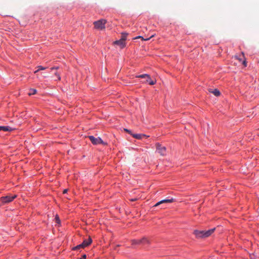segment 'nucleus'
<instances>
[{
	"label": "nucleus",
	"instance_id": "5701e85b",
	"mask_svg": "<svg viewBox=\"0 0 259 259\" xmlns=\"http://www.w3.org/2000/svg\"><path fill=\"white\" fill-rule=\"evenodd\" d=\"M59 67L58 66H57V67H52V68H51V70H53V69H56V70H57V69H59Z\"/></svg>",
	"mask_w": 259,
	"mask_h": 259
},
{
	"label": "nucleus",
	"instance_id": "2eb2a0df",
	"mask_svg": "<svg viewBox=\"0 0 259 259\" xmlns=\"http://www.w3.org/2000/svg\"><path fill=\"white\" fill-rule=\"evenodd\" d=\"M36 93V90L35 89H30L29 90V92L28 93V95L29 96L30 95H34Z\"/></svg>",
	"mask_w": 259,
	"mask_h": 259
},
{
	"label": "nucleus",
	"instance_id": "4468645a",
	"mask_svg": "<svg viewBox=\"0 0 259 259\" xmlns=\"http://www.w3.org/2000/svg\"><path fill=\"white\" fill-rule=\"evenodd\" d=\"M128 34L125 32L121 33V39L124 42H125V40L126 39L127 36Z\"/></svg>",
	"mask_w": 259,
	"mask_h": 259
},
{
	"label": "nucleus",
	"instance_id": "412c9836",
	"mask_svg": "<svg viewBox=\"0 0 259 259\" xmlns=\"http://www.w3.org/2000/svg\"><path fill=\"white\" fill-rule=\"evenodd\" d=\"M124 131H125V132H127V133H128L129 134H131V135L132 134L131 133V132L130 130H128V129L124 128Z\"/></svg>",
	"mask_w": 259,
	"mask_h": 259
},
{
	"label": "nucleus",
	"instance_id": "6ab92c4d",
	"mask_svg": "<svg viewBox=\"0 0 259 259\" xmlns=\"http://www.w3.org/2000/svg\"><path fill=\"white\" fill-rule=\"evenodd\" d=\"M81 248H82V246L81 245V244H80L74 247L73 248V249L74 250H77V249H80Z\"/></svg>",
	"mask_w": 259,
	"mask_h": 259
},
{
	"label": "nucleus",
	"instance_id": "dca6fc26",
	"mask_svg": "<svg viewBox=\"0 0 259 259\" xmlns=\"http://www.w3.org/2000/svg\"><path fill=\"white\" fill-rule=\"evenodd\" d=\"M153 36H154V35H152L150 37L144 39L142 36H137V37H136L135 38H142L143 40H149L151 37H152Z\"/></svg>",
	"mask_w": 259,
	"mask_h": 259
},
{
	"label": "nucleus",
	"instance_id": "20e7f679",
	"mask_svg": "<svg viewBox=\"0 0 259 259\" xmlns=\"http://www.w3.org/2000/svg\"><path fill=\"white\" fill-rule=\"evenodd\" d=\"M132 244H149L150 243V241L147 238L144 237L141 239L132 240Z\"/></svg>",
	"mask_w": 259,
	"mask_h": 259
},
{
	"label": "nucleus",
	"instance_id": "f257e3e1",
	"mask_svg": "<svg viewBox=\"0 0 259 259\" xmlns=\"http://www.w3.org/2000/svg\"><path fill=\"white\" fill-rule=\"evenodd\" d=\"M215 230V228L211 229L207 231H200L196 230L194 231V234L197 238H206L210 236L214 232Z\"/></svg>",
	"mask_w": 259,
	"mask_h": 259
},
{
	"label": "nucleus",
	"instance_id": "423d86ee",
	"mask_svg": "<svg viewBox=\"0 0 259 259\" xmlns=\"http://www.w3.org/2000/svg\"><path fill=\"white\" fill-rule=\"evenodd\" d=\"M137 77L146 78V82H148L150 85H153L156 83V81L152 80L150 75L147 74L140 75L137 76Z\"/></svg>",
	"mask_w": 259,
	"mask_h": 259
},
{
	"label": "nucleus",
	"instance_id": "a878e982",
	"mask_svg": "<svg viewBox=\"0 0 259 259\" xmlns=\"http://www.w3.org/2000/svg\"><path fill=\"white\" fill-rule=\"evenodd\" d=\"M48 74H46V73H43V76L44 77H48Z\"/></svg>",
	"mask_w": 259,
	"mask_h": 259
},
{
	"label": "nucleus",
	"instance_id": "ddd939ff",
	"mask_svg": "<svg viewBox=\"0 0 259 259\" xmlns=\"http://www.w3.org/2000/svg\"><path fill=\"white\" fill-rule=\"evenodd\" d=\"M92 242V240L91 237H89L88 240H85L82 243L86 246L89 245Z\"/></svg>",
	"mask_w": 259,
	"mask_h": 259
},
{
	"label": "nucleus",
	"instance_id": "9b49d317",
	"mask_svg": "<svg viewBox=\"0 0 259 259\" xmlns=\"http://www.w3.org/2000/svg\"><path fill=\"white\" fill-rule=\"evenodd\" d=\"M13 128L9 126H0V131L5 132H11L13 131Z\"/></svg>",
	"mask_w": 259,
	"mask_h": 259
},
{
	"label": "nucleus",
	"instance_id": "a211bd4d",
	"mask_svg": "<svg viewBox=\"0 0 259 259\" xmlns=\"http://www.w3.org/2000/svg\"><path fill=\"white\" fill-rule=\"evenodd\" d=\"M38 70H45L47 68L41 66H37Z\"/></svg>",
	"mask_w": 259,
	"mask_h": 259
},
{
	"label": "nucleus",
	"instance_id": "f3484780",
	"mask_svg": "<svg viewBox=\"0 0 259 259\" xmlns=\"http://www.w3.org/2000/svg\"><path fill=\"white\" fill-rule=\"evenodd\" d=\"M55 220L57 223L60 224V220L59 219V216L58 215H56L55 218Z\"/></svg>",
	"mask_w": 259,
	"mask_h": 259
},
{
	"label": "nucleus",
	"instance_id": "cd10ccee",
	"mask_svg": "<svg viewBox=\"0 0 259 259\" xmlns=\"http://www.w3.org/2000/svg\"><path fill=\"white\" fill-rule=\"evenodd\" d=\"M67 189H65V190H64V191H63V193H64H64H67Z\"/></svg>",
	"mask_w": 259,
	"mask_h": 259
},
{
	"label": "nucleus",
	"instance_id": "0eeeda50",
	"mask_svg": "<svg viewBox=\"0 0 259 259\" xmlns=\"http://www.w3.org/2000/svg\"><path fill=\"white\" fill-rule=\"evenodd\" d=\"M156 150L162 156L166 155V151L165 147L161 146L159 144H156Z\"/></svg>",
	"mask_w": 259,
	"mask_h": 259
},
{
	"label": "nucleus",
	"instance_id": "aec40b11",
	"mask_svg": "<svg viewBox=\"0 0 259 259\" xmlns=\"http://www.w3.org/2000/svg\"><path fill=\"white\" fill-rule=\"evenodd\" d=\"M55 74L57 76V77L58 80H60L61 79L60 75V74L58 72H56L55 73Z\"/></svg>",
	"mask_w": 259,
	"mask_h": 259
},
{
	"label": "nucleus",
	"instance_id": "f03ea898",
	"mask_svg": "<svg viewBox=\"0 0 259 259\" xmlns=\"http://www.w3.org/2000/svg\"><path fill=\"white\" fill-rule=\"evenodd\" d=\"M107 21L105 19H100L99 20L95 21L93 24L95 29L98 30H103L105 28V24Z\"/></svg>",
	"mask_w": 259,
	"mask_h": 259
},
{
	"label": "nucleus",
	"instance_id": "b1692460",
	"mask_svg": "<svg viewBox=\"0 0 259 259\" xmlns=\"http://www.w3.org/2000/svg\"><path fill=\"white\" fill-rule=\"evenodd\" d=\"M138 198H133V199H130V200H131V201H136V200H138Z\"/></svg>",
	"mask_w": 259,
	"mask_h": 259
},
{
	"label": "nucleus",
	"instance_id": "f8f14e48",
	"mask_svg": "<svg viewBox=\"0 0 259 259\" xmlns=\"http://www.w3.org/2000/svg\"><path fill=\"white\" fill-rule=\"evenodd\" d=\"M133 137L137 139H141L144 137H146V136L144 134H132Z\"/></svg>",
	"mask_w": 259,
	"mask_h": 259
},
{
	"label": "nucleus",
	"instance_id": "9d476101",
	"mask_svg": "<svg viewBox=\"0 0 259 259\" xmlns=\"http://www.w3.org/2000/svg\"><path fill=\"white\" fill-rule=\"evenodd\" d=\"M208 91L210 93L213 94L214 96L217 97H218L221 95L220 92L217 89H209Z\"/></svg>",
	"mask_w": 259,
	"mask_h": 259
},
{
	"label": "nucleus",
	"instance_id": "7ed1b4c3",
	"mask_svg": "<svg viewBox=\"0 0 259 259\" xmlns=\"http://www.w3.org/2000/svg\"><path fill=\"white\" fill-rule=\"evenodd\" d=\"M17 195H8L6 196L2 197L0 198V204L3 205L6 203H9L12 202L15 198H16Z\"/></svg>",
	"mask_w": 259,
	"mask_h": 259
},
{
	"label": "nucleus",
	"instance_id": "6e6552de",
	"mask_svg": "<svg viewBox=\"0 0 259 259\" xmlns=\"http://www.w3.org/2000/svg\"><path fill=\"white\" fill-rule=\"evenodd\" d=\"M175 200L174 198H171V199H163V200H162L159 202H158L157 203H156L154 206L153 207H156V206H159V205L161 204H163V203H171V202H174Z\"/></svg>",
	"mask_w": 259,
	"mask_h": 259
},
{
	"label": "nucleus",
	"instance_id": "c85d7f7f",
	"mask_svg": "<svg viewBox=\"0 0 259 259\" xmlns=\"http://www.w3.org/2000/svg\"><path fill=\"white\" fill-rule=\"evenodd\" d=\"M39 71V70H38V69H37V70H35V71L34 72V73H37Z\"/></svg>",
	"mask_w": 259,
	"mask_h": 259
},
{
	"label": "nucleus",
	"instance_id": "393cba45",
	"mask_svg": "<svg viewBox=\"0 0 259 259\" xmlns=\"http://www.w3.org/2000/svg\"><path fill=\"white\" fill-rule=\"evenodd\" d=\"M87 257V256L85 254H83L82 256V257L80 258V259H85Z\"/></svg>",
	"mask_w": 259,
	"mask_h": 259
},
{
	"label": "nucleus",
	"instance_id": "bb28decb",
	"mask_svg": "<svg viewBox=\"0 0 259 259\" xmlns=\"http://www.w3.org/2000/svg\"><path fill=\"white\" fill-rule=\"evenodd\" d=\"M81 245L82 246V248H84V247H86V246L83 244V243H82L81 244Z\"/></svg>",
	"mask_w": 259,
	"mask_h": 259
},
{
	"label": "nucleus",
	"instance_id": "39448f33",
	"mask_svg": "<svg viewBox=\"0 0 259 259\" xmlns=\"http://www.w3.org/2000/svg\"><path fill=\"white\" fill-rule=\"evenodd\" d=\"M88 137L94 145H97L99 144H102L104 145H107V143L103 142L99 137L95 138L93 136H90Z\"/></svg>",
	"mask_w": 259,
	"mask_h": 259
},
{
	"label": "nucleus",
	"instance_id": "4be33fe9",
	"mask_svg": "<svg viewBox=\"0 0 259 259\" xmlns=\"http://www.w3.org/2000/svg\"><path fill=\"white\" fill-rule=\"evenodd\" d=\"M243 64L244 66L246 67L247 66V62L245 60H244L243 61Z\"/></svg>",
	"mask_w": 259,
	"mask_h": 259
},
{
	"label": "nucleus",
	"instance_id": "1a4fd4ad",
	"mask_svg": "<svg viewBox=\"0 0 259 259\" xmlns=\"http://www.w3.org/2000/svg\"><path fill=\"white\" fill-rule=\"evenodd\" d=\"M115 45L120 46V48H123L125 46V42L120 39L119 40H116L114 42Z\"/></svg>",
	"mask_w": 259,
	"mask_h": 259
}]
</instances>
